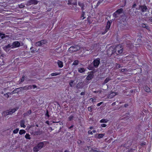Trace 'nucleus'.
<instances>
[{"label": "nucleus", "instance_id": "nucleus-1", "mask_svg": "<svg viewBox=\"0 0 152 152\" xmlns=\"http://www.w3.org/2000/svg\"><path fill=\"white\" fill-rule=\"evenodd\" d=\"M44 146V143L43 142H40L33 148V151L34 152H37Z\"/></svg>", "mask_w": 152, "mask_h": 152}, {"label": "nucleus", "instance_id": "nucleus-2", "mask_svg": "<svg viewBox=\"0 0 152 152\" xmlns=\"http://www.w3.org/2000/svg\"><path fill=\"white\" fill-rule=\"evenodd\" d=\"M80 47L78 46L75 45L71 46L69 49V51L71 53H73L80 50Z\"/></svg>", "mask_w": 152, "mask_h": 152}, {"label": "nucleus", "instance_id": "nucleus-3", "mask_svg": "<svg viewBox=\"0 0 152 152\" xmlns=\"http://www.w3.org/2000/svg\"><path fill=\"white\" fill-rule=\"evenodd\" d=\"M121 48V45H118L116 46L115 49L114 51L118 55L121 53L123 52V50Z\"/></svg>", "mask_w": 152, "mask_h": 152}, {"label": "nucleus", "instance_id": "nucleus-4", "mask_svg": "<svg viewBox=\"0 0 152 152\" xmlns=\"http://www.w3.org/2000/svg\"><path fill=\"white\" fill-rule=\"evenodd\" d=\"M16 110L17 109L15 108L7 110L4 112H3V114L5 116L11 115L14 113Z\"/></svg>", "mask_w": 152, "mask_h": 152}, {"label": "nucleus", "instance_id": "nucleus-5", "mask_svg": "<svg viewBox=\"0 0 152 152\" xmlns=\"http://www.w3.org/2000/svg\"><path fill=\"white\" fill-rule=\"evenodd\" d=\"M11 48H14L19 47L20 45V43L18 41L13 42L12 45L11 44Z\"/></svg>", "mask_w": 152, "mask_h": 152}, {"label": "nucleus", "instance_id": "nucleus-6", "mask_svg": "<svg viewBox=\"0 0 152 152\" xmlns=\"http://www.w3.org/2000/svg\"><path fill=\"white\" fill-rule=\"evenodd\" d=\"M123 10L121 8L116 11L114 14V16L115 17H118V15L122 13Z\"/></svg>", "mask_w": 152, "mask_h": 152}, {"label": "nucleus", "instance_id": "nucleus-7", "mask_svg": "<svg viewBox=\"0 0 152 152\" xmlns=\"http://www.w3.org/2000/svg\"><path fill=\"white\" fill-rule=\"evenodd\" d=\"M100 59L99 58H97L94 61V65L95 67H97L100 63Z\"/></svg>", "mask_w": 152, "mask_h": 152}, {"label": "nucleus", "instance_id": "nucleus-8", "mask_svg": "<svg viewBox=\"0 0 152 152\" xmlns=\"http://www.w3.org/2000/svg\"><path fill=\"white\" fill-rule=\"evenodd\" d=\"M110 25L111 23L109 21H108L107 22V25L106 26L105 31L104 33H102L103 34H105L106 32H107L108 31V30H109L110 27Z\"/></svg>", "mask_w": 152, "mask_h": 152}, {"label": "nucleus", "instance_id": "nucleus-9", "mask_svg": "<svg viewBox=\"0 0 152 152\" xmlns=\"http://www.w3.org/2000/svg\"><path fill=\"white\" fill-rule=\"evenodd\" d=\"M46 41L45 40H42L37 42L36 43V46H40L43 44H45L46 43Z\"/></svg>", "mask_w": 152, "mask_h": 152}, {"label": "nucleus", "instance_id": "nucleus-10", "mask_svg": "<svg viewBox=\"0 0 152 152\" xmlns=\"http://www.w3.org/2000/svg\"><path fill=\"white\" fill-rule=\"evenodd\" d=\"M11 47V44H9L8 45L4 47L3 48L6 52H8L10 50Z\"/></svg>", "mask_w": 152, "mask_h": 152}, {"label": "nucleus", "instance_id": "nucleus-11", "mask_svg": "<svg viewBox=\"0 0 152 152\" xmlns=\"http://www.w3.org/2000/svg\"><path fill=\"white\" fill-rule=\"evenodd\" d=\"M94 92L101 94H104L106 93V90H104L103 89H101L99 91H94Z\"/></svg>", "mask_w": 152, "mask_h": 152}, {"label": "nucleus", "instance_id": "nucleus-12", "mask_svg": "<svg viewBox=\"0 0 152 152\" xmlns=\"http://www.w3.org/2000/svg\"><path fill=\"white\" fill-rule=\"evenodd\" d=\"M117 94L115 92H111L110 94L108 96V98H112L116 95Z\"/></svg>", "mask_w": 152, "mask_h": 152}, {"label": "nucleus", "instance_id": "nucleus-13", "mask_svg": "<svg viewBox=\"0 0 152 152\" xmlns=\"http://www.w3.org/2000/svg\"><path fill=\"white\" fill-rule=\"evenodd\" d=\"M139 9L141 10L142 12H145L147 10V7L145 6H141L139 7Z\"/></svg>", "mask_w": 152, "mask_h": 152}, {"label": "nucleus", "instance_id": "nucleus-14", "mask_svg": "<svg viewBox=\"0 0 152 152\" xmlns=\"http://www.w3.org/2000/svg\"><path fill=\"white\" fill-rule=\"evenodd\" d=\"M58 67L60 68H62L63 66V62L60 61H58L57 62Z\"/></svg>", "mask_w": 152, "mask_h": 152}, {"label": "nucleus", "instance_id": "nucleus-15", "mask_svg": "<svg viewBox=\"0 0 152 152\" xmlns=\"http://www.w3.org/2000/svg\"><path fill=\"white\" fill-rule=\"evenodd\" d=\"M29 3H30V5L32 4H36L38 3V1L36 0H31Z\"/></svg>", "mask_w": 152, "mask_h": 152}, {"label": "nucleus", "instance_id": "nucleus-16", "mask_svg": "<svg viewBox=\"0 0 152 152\" xmlns=\"http://www.w3.org/2000/svg\"><path fill=\"white\" fill-rule=\"evenodd\" d=\"M93 77V75L92 74L90 73L86 77V79L88 80H91Z\"/></svg>", "mask_w": 152, "mask_h": 152}, {"label": "nucleus", "instance_id": "nucleus-17", "mask_svg": "<svg viewBox=\"0 0 152 152\" xmlns=\"http://www.w3.org/2000/svg\"><path fill=\"white\" fill-rule=\"evenodd\" d=\"M25 122L23 120H22L20 122V126L21 127L25 128L26 125H24Z\"/></svg>", "mask_w": 152, "mask_h": 152}, {"label": "nucleus", "instance_id": "nucleus-18", "mask_svg": "<svg viewBox=\"0 0 152 152\" xmlns=\"http://www.w3.org/2000/svg\"><path fill=\"white\" fill-rule=\"evenodd\" d=\"M78 71L80 73H83L85 71V69L83 68H80L78 69Z\"/></svg>", "mask_w": 152, "mask_h": 152}, {"label": "nucleus", "instance_id": "nucleus-19", "mask_svg": "<svg viewBox=\"0 0 152 152\" xmlns=\"http://www.w3.org/2000/svg\"><path fill=\"white\" fill-rule=\"evenodd\" d=\"M97 135H98V136L97 137V138H98V139H100V138H101L103 137L104 136L105 134H97Z\"/></svg>", "mask_w": 152, "mask_h": 152}, {"label": "nucleus", "instance_id": "nucleus-20", "mask_svg": "<svg viewBox=\"0 0 152 152\" xmlns=\"http://www.w3.org/2000/svg\"><path fill=\"white\" fill-rule=\"evenodd\" d=\"M0 37L2 39L8 37L7 35H6L5 34H2L1 33H0Z\"/></svg>", "mask_w": 152, "mask_h": 152}, {"label": "nucleus", "instance_id": "nucleus-21", "mask_svg": "<svg viewBox=\"0 0 152 152\" xmlns=\"http://www.w3.org/2000/svg\"><path fill=\"white\" fill-rule=\"evenodd\" d=\"M96 132V131L94 130H93L92 131L91 130H89L88 132V134L92 135L93 133H95Z\"/></svg>", "mask_w": 152, "mask_h": 152}, {"label": "nucleus", "instance_id": "nucleus-22", "mask_svg": "<svg viewBox=\"0 0 152 152\" xmlns=\"http://www.w3.org/2000/svg\"><path fill=\"white\" fill-rule=\"evenodd\" d=\"M108 121V120L107 119H102L100 121V123H107Z\"/></svg>", "mask_w": 152, "mask_h": 152}, {"label": "nucleus", "instance_id": "nucleus-23", "mask_svg": "<svg viewBox=\"0 0 152 152\" xmlns=\"http://www.w3.org/2000/svg\"><path fill=\"white\" fill-rule=\"evenodd\" d=\"M111 80V79L110 77H107V78L104 81V83L105 84L107 83L109 81Z\"/></svg>", "mask_w": 152, "mask_h": 152}, {"label": "nucleus", "instance_id": "nucleus-24", "mask_svg": "<svg viewBox=\"0 0 152 152\" xmlns=\"http://www.w3.org/2000/svg\"><path fill=\"white\" fill-rule=\"evenodd\" d=\"M25 133L26 131L25 130L23 129L20 130L19 132V134L20 135L24 134Z\"/></svg>", "mask_w": 152, "mask_h": 152}, {"label": "nucleus", "instance_id": "nucleus-25", "mask_svg": "<svg viewBox=\"0 0 152 152\" xmlns=\"http://www.w3.org/2000/svg\"><path fill=\"white\" fill-rule=\"evenodd\" d=\"M69 84L71 87H72L75 85L74 81L73 80H71L69 82Z\"/></svg>", "mask_w": 152, "mask_h": 152}, {"label": "nucleus", "instance_id": "nucleus-26", "mask_svg": "<svg viewBox=\"0 0 152 152\" xmlns=\"http://www.w3.org/2000/svg\"><path fill=\"white\" fill-rule=\"evenodd\" d=\"M60 74V73H53L51 74V75L52 76H56Z\"/></svg>", "mask_w": 152, "mask_h": 152}, {"label": "nucleus", "instance_id": "nucleus-27", "mask_svg": "<svg viewBox=\"0 0 152 152\" xmlns=\"http://www.w3.org/2000/svg\"><path fill=\"white\" fill-rule=\"evenodd\" d=\"M25 137L27 139H31L30 135L28 134H26Z\"/></svg>", "mask_w": 152, "mask_h": 152}, {"label": "nucleus", "instance_id": "nucleus-28", "mask_svg": "<svg viewBox=\"0 0 152 152\" xmlns=\"http://www.w3.org/2000/svg\"><path fill=\"white\" fill-rule=\"evenodd\" d=\"M145 90L147 92H149L150 91V88L148 87H146L145 88Z\"/></svg>", "mask_w": 152, "mask_h": 152}, {"label": "nucleus", "instance_id": "nucleus-29", "mask_svg": "<svg viewBox=\"0 0 152 152\" xmlns=\"http://www.w3.org/2000/svg\"><path fill=\"white\" fill-rule=\"evenodd\" d=\"M78 60H75L74 61L72 64L73 65H76L78 64Z\"/></svg>", "mask_w": 152, "mask_h": 152}, {"label": "nucleus", "instance_id": "nucleus-30", "mask_svg": "<svg viewBox=\"0 0 152 152\" xmlns=\"http://www.w3.org/2000/svg\"><path fill=\"white\" fill-rule=\"evenodd\" d=\"M19 131V129L18 128L14 130L13 133L14 134H17L18 133Z\"/></svg>", "mask_w": 152, "mask_h": 152}, {"label": "nucleus", "instance_id": "nucleus-31", "mask_svg": "<svg viewBox=\"0 0 152 152\" xmlns=\"http://www.w3.org/2000/svg\"><path fill=\"white\" fill-rule=\"evenodd\" d=\"M137 42L138 43L137 45H141L142 42L140 39H138L137 40Z\"/></svg>", "mask_w": 152, "mask_h": 152}, {"label": "nucleus", "instance_id": "nucleus-32", "mask_svg": "<svg viewBox=\"0 0 152 152\" xmlns=\"http://www.w3.org/2000/svg\"><path fill=\"white\" fill-rule=\"evenodd\" d=\"M120 66H121L120 64H116L115 66V68H116V69H118V68H120Z\"/></svg>", "mask_w": 152, "mask_h": 152}, {"label": "nucleus", "instance_id": "nucleus-33", "mask_svg": "<svg viewBox=\"0 0 152 152\" xmlns=\"http://www.w3.org/2000/svg\"><path fill=\"white\" fill-rule=\"evenodd\" d=\"M25 89V90H28L31 88V86H26L24 87Z\"/></svg>", "mask_w": 152, "mask_h": 152}, {"label": "nucleus", "instance_id": "nucleus-34", "mask_svg": "<svg viewBox=\"0 0 152 152\" xmlns=\"http://www.w3.org/2000/svg\"><path fill=\"white\" fill-rule=\"evenodd\" d=\"M89 149H90V148H89ZM90 149H91L90 151H92L93 152H101L100 151H98L97 150H95V149H92L91 148H90Z\"/></svg>", "mask_w": 152, "mask_h": 152}, {"label": "nucleus", "instance_id": "nucleus-35", "mask_svg": "<svg viewBox=\"0 0 152 152\" xmlns=\"http://www.w3.org/2000/svg\"><path fill=\"white\" fill-rule=\"evenodd\" d=\"M92 108L91 107H88V110L91 112Z\"/></svg>", "mask_w": 152, "mask_h": 152}, {"label": "nucleus", "instance_id": "nucleus-36", "mask_svg": "<svg viewBox=\"0 0 152 152\" xmlns=\"http://www.w3.org/2000/svg\"><path fill=\"white\" fill-rule=\"evenodd\" d=\"M73 118V116H70L69 117L68 119L69 121H71L72 119Z\"/></svg>", "mask_w": 152, "mask_h": 152}, {"label": "nucleus", "instance_id": "nucleus-37", "mask_svg": "<svg viewBox=\"0 0 152 152\" xmlns=\"http://www.w3.org/2000/svg\"><path fill=\"white\" fill-rule=\"evenodd\" d=\"M101 126L102 127H105L107 126V125L106 124H102L101 125Z\"/></svg>", "mask_w": 152, "mask_h": 152}, {"label": "nucleus", "instance_id": "nucleus-38", "mask_svg": "<svg viewBox=\"0 0 152 152\" xmlns=\"http://www.w3.org/2000/svg\"><path fill=\"white\" fill-rule=\"evenodd\" d=\"M77 142L78 144H80L82 143V142L80 140H78L77 141Z\"/></svg>", "mask_w": 152, "mask_h": 152}, {"label": "nucleus", "instance_id": "nucleus-39", "mask_svg": "<svg viewBox=\"0 0 152 152\" xmlns=\"http://www.w3.org/2000/svg\"><path fill=\"white\" fill-rule=\"evenodd\" d=\"M127 69H121V71L122 72H124L125 71H127Z\"/></svg>", "mask_w": 152, "mask_h": 152}, {"label": "nucleus", "instance_id": "nucleus-40", "mask_svg": "<svg viewBox=\"0 0 152 152\" xmlns=\"http://www.w3.org/2000/svg\"><path fill=\"white\" fill-rule=\"evenodd\" d=\"M84 13H83L82 14V16L81 17V18L82 20L84 19L85 18V17H84Z\"/></svg>", "mask_w": 152, "mask_h": 152}, {"label": "nucleus", "instance_id": "nucleus-41", "mask_svg": "<svg viewBox=\"0 0 152 152\" xmlns=\"http://www.w3.org/2000/svg\"><path fill=\"white\" fill-rule=\"evenodd\" d=\"M9 93H7L6 94H5L4 95L7 98H8L9 97Z\"/></svg>", "mask_w": 152, "mask_h": 152}, {"label": "nucleus", "instance_id": "nucleus-42", "mask_svg": "<svg viewBox=\"0 0 152 152\" xmlns=\"http://www.w3.org/2000/svg\"><path fill=\"white\" fill-rule=\"evenodd\" d=\"M102 103V102H100L98 104H97V106H99Z\"/></svg>", "mask_w": 152, "mask_h": 152}, {"label": "nucleus", "instance_id": "nucleus-43", "mask_svg": "<svg viewBox=\"0 0 152 152\" xmlns=\"http://www.w3.org/2000/svg\"><path fill=\"white\" fill-rule=\"evenodd\" d=\"M90 100L92 102H94L95 100V99L93 98H91L90 99Z\"/></svg>", "mask_w": 152, "mask_h": 152}, {"label": "nucleus", "instance_id": "nucleus-44", "mask_svg": "<svg viewBox=\"0 0 152 152\" xmlns=\"http://www.w3.org/2000/svg\"><path fill=\"white\" fill-rule=\"evenodd\" d=\"M19 7L20 8H22L24 7V6L22 4H21L19 5Z\"/></svg>", "mask_w": 152, "mask_h": 152}, {"label": "nucleus", "instance_id": "nucleus-45", "mask_svg": "<svg viewBox=\"0 0 152 152\" xmlns=\"http://www.w3.org/2000/svg\"><path fill=\"white\" fill-rule=\"evenodd\" d=\"M78 4L81 7H82L83 6V4H82L80 3H78Z\"/></svg>", "mask_w": 152, "mask_h": 152}, {"label": "nucleus", "instance_id": "nucleus-46", "mask_svg": "<svg viewBox=\"0 0 152 152\" xmlns=\"http://www.w3.org/2000/svg\"><path fill=\"white\" fill-rule=\"evenodd\" d=\"M85 94V92H82L80 93V95H83Z\"/></svg>", "mask_w": 152, "mask_h": 152}, {"label": "nucleus", "instance_id": "nucleus-47", "mask_svg": "<svg viewBox=\"0 0 152 152\" xmlns=\"http://www.w3.org/2000/svg\"><path fill=\"white\" fill-rule=\"evenodd\" d=\"M132 44H131V45H128V47H129L130 48H132Z\"/></svg>", "mask_w": 152, "mask_h": 152}, {"label": "nucleus", "instance_id": "nucleus-48", "mask_svg": "<svg viewBox=\"0 0 152 152\" xmlns=\"http://www.w3.org/2000/svg\"><path fill=\"white\" fill-rule=\"evenodd\" d=\"M149 21L150 22H152V17L151 18L149 19Z\"/></svg>", "mask_w": 152, "mask_h": 152}, {"label": "nucleus", "instance_id": "nucleus-49", "mask_svg": "<svg viewBox=\"0 0 152 152\" xmlns=\"http://www.w3.org/2000/svg\"><path fill=\"white\" fill-rule=\"evenodd\" d=\"M46 115L48 116V117H49V115H48V112L47 111V113L46 114Z\"/></svg>", "mask_w": 152, "mask_h": 152}, {"label": "nucleus", "instance_id": "nucleus-50", "mask_svg": "<svg viewBox=\"0 0 152 152\" xmlns=\"http://www.w3.org/2000/svg\"><path fill=\"white\" fill-rule=\"evenodd\" d=\"M46 123L47 124L49 125V121H47L46 122Z\"/></svg>", "mask_w": 152, "mask_h": 152}, {"label": "nucleus", "instance_id": "nucleus-51", "mask_svg": "<svg viewBox=\"0 0 152 152\" xmlns=\"http://www.w3.org/2000/svg\"><path fill=\"white\" fill-rule=\"evenodd\" d=\"M142 26L144 27H146V25H145L144 24L143 25H142Z\"/></svg>", "mask_w": 152, "mask_h": 152}, {"label": "nucleus", "instance_id": "nucleus-52", "mask_svg": "<svg viewBox=\"0 0 152 152\" xmlns=\"http://www.w3.org/2000/svg\"><path fill=\"white\" fill-rule=\"evenodd\" d=\"M136 6V4H134L133 5V7H134Z\"/></svg>", "mask_w": 152, "mask_h": 152}, {"label": "nucleus", "instance_id": "nucleus-53", "mask_svg": "<svg viewBox=\"0 0 152 152\" xmlns=\"http://www.w3.org/2000/svg\"><path fill=\"white\" fill-rule=\"evenodd\" d=\"M24 80V77H22V79H21V81H23Z\"/></svg>", "mask_w": 152, "mask_h": 152}, {"label": "nucleus", "instance_id": "nucleus-54", "mask_svg": "<svg viewBox=\"0 0 152 152\" xmlns=\"http://www.w3.org/2000/svg\"><path fill=\"white\" fill-rule=\"evenodd\" d=\"M33 87L34 88H36V87H37L35 85H33Z\"/></svg>", "mask_w": 152, "mask_h": 152}, {"label": "nucleus", "instance_id": "nucleus-55", "mask_svg": "<svg viewBox=\"0 0 152 152\" xmlns=\"http://www.w3.org/2000/svg\"><path fill=\"white\" fill-rule=\"evenodd\" d=\"M93 129V127L92 126H91L90 127V129Z\"/></svg>", "mask_w": 152, "mask_h": 152}, {"label": "nucleus", "instance_id": "nucleus-56", "mask_svg": "<svg viewBox=\"0 0 152 152\" xmlns=\"http://www.w3.org/2000/svg\"><path fill=\"white\" fill-rule=\"evenodd\" d=\"M70 0H69V2L68 3V4H71V3H70Z\"/></svg>", "mask_w": 152, "mask_h": 152}, {"label": "nucleus", "instance_id": "nucleus-57", "mask_svg": "<svg viewBox=\"0 0 152 152\" xmlns=\"http://www.w3.org/2000/svg\"><path fill=\"white\" fill-rule=\"evenodd\" d=\"M2 89L3 90H5V89H7V88H2Z\"/></svg>", "mask_w": 152, "mask_h": 152}, {"label": "nucleus", "instance_id": "nucleus-58", "mask_svg": "<svg viewBox=\"0 0 152 152\" xmlns=\"http://www.w3.org/2000/svg\"><path fill=\"white\" fill-rule=\"evenodd\" d=\"M64 152H69V151H68V150H66L65 151H64Z\"/></svg>", "mask_w": 152, "mask_h": 152}, {"label": "nucleus", "instance_id": "nucleus-59", "mask_svg": "<svg viewBox=\"0 0 152 152\" xmlns=\"http://www.w3.org/2000/svg\"><path fill=\"white\" fill-rule=\"evenodd\" d=\"M1 93L2 94H4V92H3V91H2V92H1Z\"/></svg>", "mask_w": 152, "mask_h": 152}, {"label": "nucleus", "instance_id": "nucleus-60", "mask_svg": "<svg viewBox=\"0 0 152 152\" xmlns=\"http://www.w3.org/2000/svg\"><path fill=\"white\" fill-rule=\"evenodd\" d=\"M29 114H30L31 113V111H29Z\"/></svg>", "mask_w": 152, "mask_h": 152}, {"label": "nucleus", "instance_id": "nucleus-61", "mask_svg": "<svg viewBox=\"0 0 152 152\" xmlns=\"http://www.w3.org/2000/svg\"><path fill=\"white\" fill-rule=\"evenodd\" d=\"M32 48H33V47H31L30 48V49H32Z\"/></svg>", "mask_w": 152, "mask_h": 152}, {"label": "nucleus", "instance_id": "nucleus-62", "mask_svg": "<svg viewBox=\"0 0 152 152\" xmlns=\"http://www.w3.org/2000/svg\"><path fill=\"white\" fill-rule=\"evenodd\" d=\"M6 84H8V83H6Z\"/></svg>", "mask_w": 152, "mask_h": 152}]
</instances>
